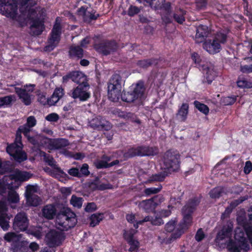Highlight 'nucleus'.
<instances>
[{
    "mask_svg": "<svg viewBox=\"0 0 252 252\" xmlns=\"http://www.w3.org/2000/svg\"><path fill=\"white\" fill-rule=\"evenodd\" d=\"M194 104L195 107L201 112L203 113L205 115L208 114L209 109L206 105L201 103L198 101H195L194 102Z\"/></svg>",
    "mask_w": 252,
    "mask_h": 252,
    "instance_id": "49530a36",
    "label": "nucleus"
},
{
    "mask_svg": "<svg viewBox=\"0 0 252 252\" xmlns=\"http://www.w3.org/2000/svg\"><path fill=\"white\" fill-rule=\"evenodd\" d=\"M54 169L55 170L51 172L52 176L55 178L65 177L67 176V174L64 172L58 166L54 167Z\"/></svg>",
    "mask_w": 252,
    "mask_h": 252,
    "instance_id": "de8ad7c7",
    "label": "nucleus"
},
{
    "mask_svg": "<svg viewBox=\"0 0 252 252\" xmlns=\"http://www.w3.org/2000/svg\"><path fill=\"white\" fill-rule=\"evenodd\" d=\"M139 2H141V0H137ZM149 5L155 10L162 9L163 3L165 2V0H144Z\"/></svg>",
    "mask_w": 252,
    "mask_h": 252,
    "instance_id": "e433bc0d",
    "label": "nucleus"
},
{
    "mask_svg": "<svg viewBox=\"0 0 252 252\" xmlns=\"http://www.w3.org/2000/svg\"><path fill=\"white\" fill-rule=\"evenodd\" d=\"M63 90L62 88H56L52 96L48 98V104L50 106L54 105L63 96Z\"/></svg>",
    "mask_w": 252,
    "mask_h": 252,
    "instance_id": "a878e982",
    "label": "nucleus"
},
{
    "mask_svg": "<svg viewBox=\"0 0 252 252\" xmlns=\"http://www.w3.org/2000/svg\"><path fill=\"white\" fill-rule=\"evenodd\" d=\"M140 208L144 210L146 212H149L153 211L157 206V203L154 201L153 198L143 200L140 202L138 205Z\"/></svg>",
    "mask_w": 252,
    "mask_h": 252,
    "instance_id": "393cba45",
    "label": "nucleus"
},
{
    "mask_svg": "<svg viewBox=\"0 0 252 252\" xmlns=\"http://www.w3.org/2000/svg\"><path fill=\"white\" fill-rule=\"evenodd\" d=\"M248 215L250 219V220L251 221V225L246 226L245 228V230L248 237L249 238V239H250L252 238V206L249 210Z\"/></svg>",
    "mask_w": 252,
    "mask_h": 252,
    "instance_id": "a18cd8bd",
    "label": "nucleus"
},
{
    "mask_svg": "<svg viewBox=\"0 0 252 252\" xmlns=\"http://www.w3.org/2000/svg\"><path fill=\"white\" fill-rule=\"evenodd\" d=\"M130 247L129 249V251L130 252H137V251L139 247V243L137 241L133 240L127 241Z\"/></svg>",
    "mask_w": 252,
    "mask_h": 252,
    "instance_id": "13d9d810",
    "label": "nucleus"
},
{
    "mask_svg": "<svg viewBox=\"0 0 252 252\" xmlns=\"http://www.w3.org/2000/svg\"><path fill=\"white\" fill-rule=\"evenodd\" d=\"M184 216L183 221L181 222L180 226L182 227V229H187L188 226L191 224L192 221V218L191 213H185L182 211Z\"/></svg>",
    "mask_w": 252,
    "mask_h": 252,
    "instance_id": "72a5a7b5",
    "label": "nucleus"
},
{
    "mask_svg": "<svg viewBox=\"0 0 252 252\" xmlns=\"http://www.w3.org/2000/svg\"><path fill=\"white\" fill-rule=\"evenodd\" d=\"M29 222L26 214L24 212H20L15 217L13 227L17 231H24L27 229Z\"/></svg>",
    "mask_w": 252,
    "mask_h": 252,
    "instance_id": "4468645a",
    "label": "nucleus"
},
{
    "mask_svg": "<svg viewBox=\"0 0 252 252\" xmlns=\"http://www.w3.org/2000/svg\"><path fill=\"white\" fill-rule=\"evenodd\" d=\"M36 4L33 0H0V13L17 21L21 27L30 25L31 33L40 35L44 29L41 19L42 10L32 8Z\"/></svg>",
    "mask_w": 252,
    "mask_h": 252,
    "instance_id": "f257e3e1",
    "label": "nucleus"
},
{
    "mask_svg": "<svg viewBox=\"0 0 252 252\" xmlns=\"http://www.w3.org/2000/svg\"><path fill=\"white\" fill-rule=\"evenodd\" d=\"M84 51L79 46L72 45L69 48V55L72 59H80L83 57Z\"/></svg>",
    "mask_w": 252,
    "mask_h": 252,
    "instance_id": "bb28decb",
    "label": "nucleus"
},
{
    "mask_svg": "<svg viewBox=\"0 0 252 252\" xmlns=\"http://www.w3.org/2000/svg\"><path fill=\"white\" fill-rule=\"evenodd\" d=\"M170 173L167 171L164 170L159 173L153 174L149 177L148 180L149 183L153 182H161L164 180L165 178Z\"/></svg>",
    "mask_w": 252,
    "mask_h": 252,
    "instance_id": "2f4dec72",
    "label": "nucleus"
},
{
    "mask_svg": "<svg viewBox=\"0 0 252 252\" xmlns=\"http://www.w3.org/2000/svg\"><path fill=\"white\" fill-rule=\"evenodd\" d=\"M122 79L118 74L112 76L108 83V95L110 99L117 101L121 96Z\"/></svg>",
    "mask_w": 252,
    "mask_h": 252,
    "instance_id": "39448f33",
    "label": "nucleus"
},
{
    "mask_svg": "<svg viewBox=\"0 0 252 252\" xmlns=\"http://www.w3.org/2000/svg\"><path fill=\"white\" fill-rule=\"evenodd\" d=\"M145 90L144 82L139 81L132 91L124 92L123 94L121 93L120 97L124 101L132 102L136 99L141 98L143 96Z\"/></svg>",
    "mask_w": 252,
    "mask_h": 252,
    "instance_id": "423d86ee",
    "label": "nucleus"
},
{
    "mask_svg": "<svg viewBox=\"0 0 252 252\" xmlns=\"http://www.w3.org/2000/svg\"><path fill=\"white\" fill-rule=\"evenodd\" d=\"M184 229H182V227L179 226V228H177L175 231L172 234L169 239H167L164 233H161L160 235L158 236V239L161 244L170 243L172 240L179 238L184 233Z\"/></svg>",
    "mask_w": 252,
    "mask_h": 252,
    "instance_id": "4be33fe9",
    "label": "nucleus"
},
{
    "mask_svg": "<svg viewBox=\"0 0 252 252\" xmlns=\"http://www.w3.org/2000/svg\"><path fill=\"white\" fill-rule=\"evenodd\" d=\"M22 135L20 132L17 130L16 138L15 140V142L12 144H15L18 148H23V144L22 143Z\"/></svg>",
    "mask_w": 252,
    "mask_h": 252,
    "instance_id": "680f3d73",
    "label": "nucleus"
},
{
    "mask_svg": "<svg viewBox=\"0 0 252 252\" xmlns=\"http://www.w3.org/2000/svg\"><path fill=\"white\" fill-rule=\"evenodd\" d=\"M203 47L210 54H214L220 52L221 46L220 43L213 39L212 41L208 40L205 41L203 44Z\"/></svg>",
    "mask_w": 252,
    "mask_h": 252,
    "instance_id": "5701e85b",
    "label": "nucleus"
},
{
    "mask_svg": "<svg viewBox=\"0 0 252 252\" xmlns=\"http://www.w3.org/2000/svg\"><path fill=\"white\" fill-rule=\"evenodd\" d=\"M186 14V11L182 9H179L176 10L175 13L173 14V18L176 22L179 24H182L185 21V15Z\"/></svg>",
    "mask_w": 252,
    "mask_h": 252,
    "instance_id": "4c0bfd02",
    "label": "nucleus"
},
{
    "mask_svg": "<svg viewBox=\"0 0 252 252\" xmlns=\"http://www.w3.org/2000/svg\"><path fill=\"white\" fill-rule=\"evenodd\" d=\"M248 64L241 65L240 70L244 73L252 72V57L246 59Z\"/></svg>",
    "mask_w": 252,
    "mask_h": 252,
    "instance_id": "a19ab883",
    "label": "nucleus"
},
{
    "mask_svg": "<svg viewBox=\"0 0 252 252\" xmlns=\"http://www.w3.org/2000/svg\"><path fill=\"white\" fill-rule=\"evenodd\" d=\"M69 145L68 140L65 139H54L50 142V145L55 149H59Z\"/></svg>",
    "mask_w": 252,
    "mask_h": 252,
    "instance_id": "473e14b6",
    "label": "nucleus"
},
{
    "mask_svg": "<svg viewBox=\"0 0 252 252\" xmlns=\"http://www.w3.org/2000/svg\"><path fill=\"white\" fill-rule=\"evenodd\" d=\"M34 87V85H30V86H25L24 88H15V93L25 105L28 106L32 103L33 99V95L32 93L33 91Z\"/></svg>",
    "mask_w": 252,
    "mask_h": 252,
    "instance_id": "0eeeda50",
    "label": "nucleus"
},
{
    "mask_svg": "<svg viewBox=\"0 0 252 252\" xmlns=\"http://www.w3.org/2000/svg\"><path fill=\"white\" fill-rule=\"evenodd\" d=\"M83 201V198L77 197L75 195H73L71 196L70 203L71 205H73V206L78 208H80L82 207Z\"/></svg>",
    "mask_w": 252,
    "mask_h": 252,
    "instance_id": "c03bdc74",
    "label": "nucleus"
},
{
    "mask_svg": "<svg viewBox=\"0 0 252 252\" xmlns=\"http://www.w3.org/2000/svg\"><path fill=\"white\" fill-rule=\"evenodd\" d=\"M180 155L176 150H170L165 153L163 158V167L170 174L180 168Z\"/></svg>",
    "mask_w": 252,
    "mask_h": 252,
    "instance_id": "20e7f679",
    "label": "nucleus"
},
{
    "mask_svg": "<svg viewBox=\"0 0 252 252\" xmlns=\"http://www.w3.org/2000/svg\"><path fill=\"white\" fill-rule=\"evenodd\" d=\"M176 222L174 220H171L167 222L165 226V229L167 232H171L175 228Z\"/></svg>",
    "mask_w": 252,
    "mask_h": 252,
    "instance_id": "774afa93",
    "label": "nucleus"
},
{
    "mask_svg": "<svg viewBox=\"0 0 252 252\" xmlns=\"http://www.w3.org/2000/svg\"><path fill=\"white\" fill-rule=\"evenodd\" d=\"M78 14L83 17L85 22L90 23L93 20H95L99 17L98 14H95L94 10L89 11L84 6H82L77 10Z\"/></svg>",
    "mask_w": 252,
    "mask_h": 252,
    "instance_id": "aec40b11",
    "label": "nucleus"
},
{
    "mask_svg": "<svg viewBox=\"0 0 252 252\" xmlns=\"http://www.w3.org/2000/svg\"><path fill=\"white\" fill-rule=\"evenodd\" d=\"M31 176L32 175L29 172L18 171L14 175H11L9 176H4L2 181H0V186L3 184L8 186L9 187H12L13 180L24 182L29 179Z\"/></svg>",
    "mask_w": 252,
    "mask_h": 252,
    "instance_id": "9d476101",
    "label": "nucleus"
},
{
    "mask_svg": "<svg viewBox=\"0 0 252 252\" xmlns=\"http://www.w3.org/2000/svg\"><path fill=\"white\" fill-rule=\"evenodd\" d=\"M63 79H70L80 85L88 83L87 76L82 72L73 71L63 77Z\"/></svg>",
    "mask_w": 252,
    "mask_h": 252,
    "instance_id": "f3484780",
    "label": "nucleus"
},
{
    "mask_svg": "<svg viewBox=\"0 0 252 252\" xmlns=\"http://www.w3.org/2000/svg\"><path fill=\"white\" fill-rule=\"evenodd\" d=\"M88 187L92 191L98 190V178H96L94 181L88 183Z\"/></svg>",
    "mask_w": 252,
    "mask_h": 252,
    "instance_id": "052dcab7",
    "label": "nucleus"
},
{
    "mask_svg": "<svg viewBox=\"0 0 252 252\" xmlns=\"http://www.w3.org/2000/svg\"><path fill=\"white\" fill-rule=\"evenodd\" d=\"M64 234L56 230H50L46 235L45 242L49 247H55L62 244L64 241Z\"/></svg>",
    "mask_w": 252,
    "mask_h": 252,
    "instance_id": "1a4fd4ad",
    "label": "nucleus"
},
{
    "mask_svg": "<svg viewBox=\"0 0 252 252\" xmlns=\"http://www.w3.org/2000/svg\"><path fill=\"white\" fill-rule=\"evenodd\" d=\"M81 177L83 176H87L90 174V171H89V166L87 163H84L80 169L79 171Z\"/></svg>",
    "mask_w": 252,
    "mask_h": 252,
    "instance_id": "e2e57ef3",
    "label": "nucleus"
},
{
    "mask_svg": "<svg viewBox=\"0 0 252 252\" xmlns=\"http://www.w3.org/2000/svg\"><path fill=\"white\" fill-rule=\"evenodd\" d=\"M28 204L32 206H37L40 204L41 200L40 198L35 194L26 197Z\"/></svg>",
    "mask_w": 252,
    "mask_h": 252,
    "instance_id": "58836bf2",
    "label": "nucleus"
},
{
    "mask_svg": "<svg viewBox=\"0 0 252 252\" xmlns=\"http://www.w3.org/2000/svg\"><path fill=\"white\" fill-rule=\"evenodd\" d=\"M6 212L5 204L3 202L0 201V226L3 230H7L9 227V218Z\"/></svg>",
    "mask_w": 252,
    "mask_h": 252,
    "instance_id": "a211bd4d",
    "label": "nucleus"
},
{
    "mask_svg": "<svg viewBox=\"0 0 252 252\" xmlns=\"http://www.w3.org/2000/svg\"><path fill=\"white\" fill-rule=\"evenodd\" d=\"M40 154L41 157L44 158V160L49 165L54 168L58 166L52 157L47 155L44 152H41Z\"/></svg>",
    "mask_w": 252,
    "mask_h": 252,
    "instance_id": "79ce46f5",
    "label": "nucleus"
},
{
    "mask_svg": "<svg viewBox=\"0 0 252 252\" xmlns=\"http://www.w3.org/2000/svg\"><path fill=\"white\" fill-rule=\"evenodd\" d=\"M200 200L197 197H194L189 199L186 205L183 208L182 211L186 213H192L195 209L196 206L199 204Z\"/></svg>",
    "mask_w": 252,
    "mask_h": 252,
    "instance_id": "c85d7f7f",
    "label": "nucleus"
},
{
    "mask_svg": "<svg viewBox=\"0 0 252 252\" xmlns=\"http://www.w3.org/2000/svg\"><path fill=\"white\" fill-rule=\"evenodd\" d=\"M227 39V34L224 31H220L219 32H217L215 34L214 37V39L216 40V42L220 43V46L221 44H224L226 42Z\"/></svg>",
    "mask_w": 252,
    "mask_h": 252,
    "instance_id": "f704fd0d",
    "label": "nucleus"
},
{
    "mask_svg": "<svg viewBox=\"0 0 252 252\" xmlns=\"http://www.w3.org/2000/svg\"><path fill=\"white\" fill-rule=\"evenodd\" d=\"M149 155L148 147L140 146L128 149L127 152L126 153L125 156L127 158H132L135 156H144Z\"/></svg>",
    "mask_w": 252,
    "mask_h": 252,
    "instance_id": "412c9836",
    "label": "nucleus"
},
{
    "mask_svg": "<svg viewBox=\"0 0 252 252\" xmlns=\"http://www.w3.org/2000/svg\"><path fill=\"white\" fill-rule=\"evenodd\" d=\"M158 63V61L156 59H149L139 60L137 62L136 64L139 67L146 69L153 65L157 64Z\"/></svg>",
    "mask_w": 252,
    "mask_h": 252,
    "instance_id": "7c9ffc66",
    "label": "nucleus"
},
{
    "mask_svg": "<svg viewBox=\"0 0 252 252\" xmlns=\"http://www.w3.org/2000/svg\"><path fill=\"white\" fill-rule=\"evenodd\" d=\"M4 239L7 242H16L19 240L18 235L14 232H8L5 234Z\"/></svg>",
    "mask_w": 252,
    "mask_h": 252,
    "instance_id": "09e8293b",
    "label": "nucleus"
},
{
    "mask_svg": "<svg viewBox=\"0 0 252 252\" xmlns=\"http://www.w3.org/2000/svg\"><path fill=\"white\" fill-rule=\"evenodd\" d=\"M189 104L185 103L182 104L179 109L176 116L181 121L184 122L186 120L189 112Z\"/></svg>",
    "mask_w": 252,
    "mask_h": 252,
    "instance_id": "c756f323",
    "label": "nucleus"
},
{
    "mask_svg": "<svg viewBox=\"0 0 252 252\" xmlns=\"http://www.w3.org/2000/svg\"><path fill=\"white\" fill-rule=\"evenodd\" d=\"M119 163V161L118 160H115L109 163L106 162V160H100L96 161L95 163V165L97 169H101L112 167L114 165L118 164Z\"/></svg>",
    "mask_w": 252,
    "mask_h": 252,
    "instance_id": "c9c22d12",
    "label": "nucleus"
},
{
    "mask_svg": "<svg viewBox=\"0 0 252 252\" xmlns=\"http://www.w3.org/2000/svg\"><path fill=\"white\" fill-rule=\"evenodd\" d=\"M245 233L240 228L235 230L234 237L236 242L230 241L227 244V249L230 252H240L241 250L247 252L250 249V246L245 237Z\"/></svg>",
    "mask_w": 252,
    "mask_h": 252,
    "instance_id": "7ed1b4c3",
    "label": "nucleus"
},
{
    "mask_svg": "<svg viewBox=\"0 0 252 252\" xmlns=\"http://www.w3.org/2000/svg\"><path fill=\"white\" fill-rule=\"evenodd\" d=\"M136 229H131L129 230V231H125L124 233V236L125 238V239L127 241H129L130 240H133V236L136 232Z\"/></svg>",
    "mask_w": 252,
    "mask_h": 252,
    "instance_id": "5fc2aeb1",
    "label": "nucleus"
},
{
    "mask_svg": "<svg viewBox=\"0 0 252 252\" xmlns=\"http://www.w3.org/2000/svg\"><path fill=\"white\" fill-rule=\"evenodd\" d=\"M15 144H10L6 148V152L18 162L27 159V155L22 150L23 148L18 147Z\"/></svg>",
    "mask_w": 252,
    "mask_h": 252,
    "instance_id": "2eb2a0df",
    "label": "nucleus"
},
{
    "mask_svg": "<svg viewBox=\"0 0 252 252\" xmlns=\"http://www.w3.org/2000/svg\"><path fill=\"white\" fill-rule=\"evenodd\" d=\"M118 48L114 41H103L97 45L96 49L104 55H107L115 52Z\"/></svg>",
    "mask_w": 252,
    "mask_h": 252,
    "instance_id": "dca6fc26",
    "label": "nucleus"
},
{
    "mask_svg": "<svg viewBox=\"0 0 252 252\" xmlns=\"http://www.w3.org/2000/svg\"><path fill=\"white\" fill-rule=\"evenodd\" d=\"M211 32L208 27L205 25H199L196 28L195 41L196 43H201L205 41L206 38L209 36Z\"/></svg>",
    "mask_w": 252,
    "mask_h": 252,
    "instance_id": "6ab92c4d",
    "label": "nucleus"
},
{
    "mask_svg": "<svg viewBox=\"0 0 252 252\" xmlns=\"http://www.w3.org/2000/svg\"><path fill=\"white\" fill-rule=\"evenodd\" d=\"M233 225L231 222L228 221L224 225L222 229L219 231L217 235L216 241L217 243H220L221 241L224 240L227 244L232 241L231 239Z\"/></svg>",
    "mask_w": 252,
    "mask_h": 252,
    "instance_id": "f8f14e48",
    "label": "nucleus"
},
{
    "mask_svg": "<svg viewBox=\"0 0 252 252\" xmlns=\"http://www.w3.org/2000/svg\"><path fill=\"white\" fill-rule=\"evenodd\" d=\"M202 69L208 84H211L215 77L217 76V73L214 70V67L211 64H203Z\"/></svg>",
    "mask_w": 252,
    "mask_h": 252,
    "instance_id": "b1692460",
    "label": "nucleus"
},
{
    "mask_svg": "<svg viewBox=\"0 0 252 252\" xmlns=\"http://www.w3.org/2000/svg\"><path fill=\"white\" fill-rule=\"evenodd\" d=\"M37 191V186L36 185H28L26 187V190L25 192V196L32 195L34 193Z\"/></svg>",
    "mask_w": 252,
    "mask_h": 252,
    "instance_id": "603ef678",
    "label": "nucleus"
},
{
    "mask_svg": "<svg viewBox=\"0 0 252 252\" xmlns=\"http://www.w3.org/2000/svg\"><path fill=\"white\" fill-rule=\"evenodd\" d=\"M89 89L90 86L88 83L81 84L73 90L71 95L74 99L79 98L80 101H86L91 96L88 91Z\"/></svg>",
    "mask_w": 252,
    "mask_h": 252,
    "instance_id": "9b49d317",
    "label": "nucleus"
},
{
    "mask_svg": "<svg viewBox=\"0 0 252 252\" xmlns=\"http://www.w3.org/2000/svg\"><path fill=\"white\" fill-rule=\"evenodd\" d=\"M141 10V8L138 7L136 6L130 5L127 10V14L129 16H133L134 15L139 13Z\"/></svg>",
    "mask_w": 252,
    "mask_h": 252,
    "instance_id": "6e6d98bb",
    "label": "nucleus"
},
{
    "mask_svg": "<svg viewBox=\"0 0 252 252\" xmlns=\"http://www.w3.org/2000/svg\"><path fill=\"white\" fill-rule=\"evenodd\" d=\"M112 189V185L108 183H103L98 178V190H103L107 189Z\"/></svg>",
    "mask_w": 252,
    "mask_h": 252,
    "instance_id": "bf43d9fd",
    "label": "nucleus"
},
{
    "mask_svg": "<svg viewBox=\"0 0 252 252\" xmlns=\"http://www.w3.org/2000/svg\"><path fill=\"white\" fill-rule=\"evenodd\" d=\"M45 119L49 122H56L59 119V116L56 113H52L48 115Z\"/></svg>",
    "mask_w": 252,
    "mask_h": 252,
    "instance_id": "69168bd1",
    "label": "nucleus"
},
{
    "mask_svg": "<svg viewBox=\"0 0 252 252\" xmlns=\"http://www.w3.org/2000/svg\"><path fill=\"white\" fill-rule=\"evenodd\" d=\"M8 199L12 203H17L19 200V195L16 191L11 190L9 192Z\"/></svg>",
    "mask_w": 252,
    "mask_h": 252,
    "instance_id": "864d4df0",
    "label": "nucleus"
},
{
    "mask_svg": "<svg viewBox=\"0 0 252 252\" xmlns=\"http://www.w3.org/2000/svg\"><path fill=\"white\" fill-rule=\"evenodd\" d=\"M17 131H18L20 133H22L24 135V136L27 137L29 135H30V132L32 131V127L26 125L25 124L19 127Z\"/></svg>",
    "mask_w": 252,
    "mask_h": 252,
    "instance_id": "8fccbe9b",
    "label": "nucleus"
},
{
    "mask_svg": "<svg viewBox=\"0 0 252 252\" xmlns=\"http://www.w3.org/2000/svg\"><path fill=\"white\" fill-rule=\"evenodd\" d=\"M76 214L70 208H66L61 211L56 218V224L62 230H67L76 224Z\"/></svg>",
    "mask_w": 252,
    "mask_h": 252,
    "instance_id": "f03ea898",
    "label": "nucleus"
},
{
    "mask_svg": "<svg viewBox=\"0 0 252 252\" xmlns=\"http://www.w3.org/2000/svg\"><path fill=\"white\" fill-rule=\"evenodd\" d=\"M223 192V189L221 187H218L212 189L209 192L210 196L212 198H219Z\"/></svg>",
    "mask_w": 252,
    "mask_h": 252,
    "instance_id": "37998d69",
    "label": "nucleus"
},
{
    "mask_svg": "<svg viewBox=\"0 0 252 252\" xmlns=\"http://www.w3.org/2000/svg\"><path fill=\"white\" fill-rule=\"evenodd\" d=\"M56 209L51 204L44 206L42 209V216L48 220H52L56 215Z\"/></svg>",
    "mask_w": 252,
    "mask_h": 252,
    "instance_id": "cd10ccee",
    "label": "nucleus"
},
{
    "mask_svg": "<svg viewBox=\"0 0 252 252\" xmlns=\"http://www.w3.org/2000/svg\"><path fill=\"white\" fill-rule=\"evenodd\" d=\"M36 122L35 118L33 116H31L27 118L25 125L32 128L36 125Z\"/></svg>",
    "mask_w": 252,
    "mask_h": 252,
    "instance_id": "0e129e2a",
    "label": "nucleus"
},
{
    "mask_svg": "<svg viewBox=\"0 0 252 252\" xmlns=\"http://www.w3.org/2000/svg\"><path fill=\"white\" fill-rule=\"evenodd\" d=\"M28 141L34 146H38L39 145V140H40V136L36 135L34 136H31L29 135L26 137Z\"/></svg>",
    "mask_w": 252,
    "mask_h": 252,
    "instance_id": "4d7b16f0",
    "label": "nucleus"
},
{
    "mask_svg": "<svg viewBox=\"0 0 252 252\" xmlns=\"http://www.w3.org/2000/svg\"><path fill=\"white\" fill-rule=\"evenodd\" d=\"M236 100V96H227L223 99V102L224 105H228L233 104Z\"/></svg>",
    "mask_w": 252,
    "mask_h": 252,
    "instance_id": "338daca9",
    "label": "nucleus"
},
{
    "mask_svg": "<svg viewBox=\"0 0 252 252\" xmlns=\"http://www.w3.org/2000/svg\"><path fill=\"white\" fill-rule=\"evenodd\" d=\"M161 186L159 185L158 188L152 187L146 189L144 192L146 195H150L151 194H156L159 192L161 189Z\"/></svg>",
    "mask_w": 252,
    "mask_h": 252,
    "instance_id": "3c124183",
    "label": "nucleus"
},
{
    "mask_svg": "<svg viewBox=\"0 0 252 252\" xmlns=\"http://www.w3.org/2000/svg\"><path fill=\"white\" fill-rule=\"evenodd\" d=\"M89 125L94 129L108 130L111 128L109 122L100 116L94 115L89 120Z\"/></svg>",
    "mask_w": 252,
    "mask_h": 252,
    "instance_id": "ddd939ff",
    "label": "nucleus"
},
{
    "mask_svg": "<svg viewBox=\"0 0 252 252\" xmlns=\"http://www.w3.org/2000/svg\"><path fill=\"white\" fill-rule=\"evenodd\" d=\"M58 18H57L56 23L52 29L51 37L48 41V44L44 47V51L46 52H51L58 45L60 40V35L61 34L60 24L58 22Z\"/></svg>",
    "mask_w": 252,
    "mask_h": 252,
    "instance_id": "6e6552de",
    "label": "nucleus"
},
{
    "mask_svg": "<svg viewBox=\"0 0 252 252\" xmlns=\"http://www.w3.org/2000/svg\"><path fill=\"white\" fill-rule=\"evenodd\" d=\"M103 216V214H94L92 215L90 218L91 221L90 225L94 227L98 224L102 220Z\"/></svg>",
    "mask_w": 252,
    "mask_h": 252,
    "instance_id": "ea45409f",
    "label": "nucleus"
}]
</instances>
